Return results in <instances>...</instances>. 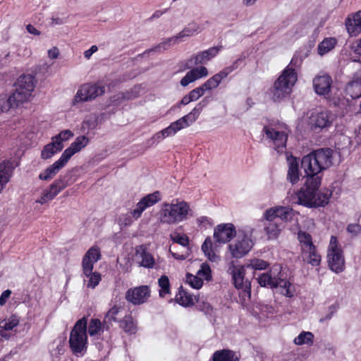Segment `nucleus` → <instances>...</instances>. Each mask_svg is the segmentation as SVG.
Masks as SVG:
<instances>
[{
	"label": "nucleus",
	"mask_w": 361,
	"mask_h": 361,
	"mask_svg": "<svg viewBox=\"0 0 361 361\" xmlns=\"http://www.w3.org/2000/svg\"><path fill=\"white\" fill-rule=\"evenodd\" d=\"M160 200V192L159 191H156L145 196L137 204L135 209L131 211L132 216L135 220L138 219L147 208L154 205Z\"/></svg>",
	"instance_id": "16"
},
{
	"label": "nucleus",
	"mask_w": 361,
	"mask_h": 361,
	"mask_svg": "<svg viewBox=\"0 0 361 361\" xmlns=\"http://www.w3.org/2000/svg\"><path fill=\"white\" fill-rule=\"evenodd\" d=\"M301 256L304 262L312 266H319L321 262V256L317 252L315 245L301 251Z\"/></svg>",
	"instance_id": "30"
},
{
	"label": "nucleus",
	"mask_w": 361,
	"mask_h": 361,
	"mask_svg": "<svg viewBox=\"0 0 361 361\" xmlns=\"http://www.w3.org/2000/svg\"><path fill=\"white\" fill-rule=\"evenodd\" d=\"M192 216V210L185 200H175L164 202L157 213V219L161 224L176 225L188 220Z\"/></svg>",
	"instance_id": "2"
},
{
	"label": "nucleus",
	"mask_w": 361,
	"mask_h": 361,
	"mask_svg": "<svg viewBox=\"0 0 361 361\" xmlns=\"http://www.w3.org/2000/svg\"><path fill=\"white\" fill-rule=\"evenodd\" d=\"M291 209L288 207H276L277 218L283 221H288L290 219Z\"/></svg>",
	"instance_id": "51"
},
{
	"label": "nucleus",
	"mask_w": 361,
	"mask_h": 361,
	"mask_svg": "<svg viewBox=\"0 0 361 361\" xmlns=\"http://www.w3.org/2000/svg\"><path fill=\"white\" fill-rule=\"evenodd\" d=\"M333 122L332 114L328 111L312 113L310 117V124L314 130L329 128Z\"/></svg>",
	"instance_id": "17"
},
{
	"label": "nucleus",
	"mask_w": 361,
	"mask_h": 361,
	"mask_svg": "<svg viewBox=\"0 0 361 361\" xmlns=\"http://www.w3.org/2000/svg\"><path fill=\"white\" fill-rule=\"evenodd\" d=\"M102 257L101 251L98 246L91 247L85 254L82 260L83 274L88 279L87 287L94 288L101 281V275L97 271H92L94 264Z\"/></svg>",
	"instance_id": "5"
},
{
	"label": "nucleus",
	"mask_w": 361,
	"mask_h": 361,
	"mask_svg": "<svg viewBox=\"0 0 361 361\" xmlns=\"http://www.w3.org/2000/svg\"><path fill=\"white\" fill-rule=\"evenodd\" d=\"M176 300L180 305L184 307L191 306L197 301V298L195 295H193L183 289L179 290Z\"/></svg>",
	"instance_id": "35"
},
{
	"label": "nucleus",
	"mask_w": 361,
	"mask_h": 361,
	"mask_svg": "<svg viewBox=\"0 0 361 361\" xmlns=\"http://www.w3.org/2000/svg\"><path fill=\"white\" fill-rule=\"evenodd\" d=\"M120 311V307L114 305L113 306L106 314L104 318V324H107L109 325L112 322L116 321V315L118 314Z\"/></svg>",
	"instance_id": "48"
},
{
	"label": "nucleus",
	"mask_w": 361,
	"mask_h": 361,
	"mask_svg": "<svg viewBox=\"0 0 361 361\" xmlns=\"http://www.w3.org/2000/svg\"><path fill=\"white\" fill-rule=\"evenodd\" d=\"M354 140L357 145H361V126L355 129Z\"/></svg>",
	"instance_id": "61"
},
{
	"label": "nucleus",
	"mask_w": 361,
	"mask_h": 361,
	"mask_svg": "<svg viewBox=\"0 0 361 361\" xmlns=\"http://www.w3.org/2000/svg\"><path fill=\"white\" fill-rule=\"evenodd\" d=\"M64 147L63 145L56 142L54 140L46 145L41 152V157L43 159H47L52 157L56 153L61 152Z\"/></svg>",
	"instance_id": "33"
},
{
	"label": "nucleus",
	"mask_w": 361,
	"mask_h": 361,
	"mask_svg": "<svg viewBox=\"0 0 361 361\" xmlns=\"http://www.w3.org/2000/svg\"><path fill=\"white\" fill-rule=\"evenodd\" d=\"M36 80L32 75H23L16 82L14 92L10 95V102L18 106L30 100L35 87Z\"/></svg>",
	"instance_id": "6"
},
{
	"label": "nucleus",
	"mask_w": 361,
	"mask_h": 361,
	"mask_svg": "<svg viewBox=\"0 0 361 361\" xmlns=\"http://www.w3.org/2000/svg\"><path fill=\"white\" fill-rule=\"evenodd\" d=\"M208 75L207 68L204 66H200L195 68L188 71L186 75L181 79L180 85L183 87H186L190 83L195 81L196 80L205 77Z\"/></svg>",
	"instance_id": "26"
},
{
	"label": "nucleus",
	"mask_w": 361,
	"mask_h": 361,
	"mask_svg": "<svg viewBox=\"0 0 361 361\" xmlns=\"http://www.w3.org/2000/svg\"><path fill=\"white\" fill-rule=\"evenodd\" d=\"M11 176V164L8 161L0 163V192L9 181Z\"/></svg>",
	"instance_id": "37"
},
{
	"label": "nucleus",
	"mask_w": 361,
	"mask_h": 361,
	"mask_svg": "<svg viewBox=\"0 0 361 361\" xmlns=\"http://www.w3.org/2000/svg\"><path fill=\"white\" fill-rule=\"evenodd\" d=\"M252 241L247 235L238 237L236 240L229 245V250L233 257L241 258L246 255L252 249Z\"/></svg>",
	"instance_id": "13"
},
{
	"label": "nucleus",
	"mask_w": 361,
	"mask_h": 361,
	"mask_svg": "<svg viewBox=\"0 0 361 361\" xmlns=\"http://www.w3.org/2000/svg\"><path fill=\"white\" fill-rule=\"evenodd\" d=\"M98 50V48L96 45H92L89 49L86 50L84 52V56L87 59H90L91 56L95 53Z\"/></svg>",
	"instance_id": "60"
},
{
	"label": "nucleus",
	"mask_w": 361,
	"mask_h": 361,
	"mask_svg": "<svg viewBox=\"0 0 361 361\" xmlns=\"http://www.w3.org/2000/svg\"><path fill=\"white\" fill-rule=\"evenodd\" d=\"M213 361H238L239 358L235 352L224 349L216 351L212 356Z\"/></svg>",
	"instance_id": "34"
},
{
	"label": "nucleus",
	"mask_w": 361,
	"mask_h": 361,
	"mask_svg": "<svg viewBox=\"0 0 361 361\" xmlns=\"http://www.w3.org/2000/svg\"><path fill=\"white\" fill-rule=\"evenodd\" d=\"M135 255L138 258V264L140 267L152 269L155 265V259L152 255L147 251L144 245L135 247Z\"/></svg>",
	"instance_id": "25"
},
{
	"label": "nucleus",
	"mask_w": 361,
	"mask_h": 361,
	"mask_svg": "<svg viewBox=\"0 0 361 361\" xmlns=\"http://www.w3.org/2000/svg\"><path fill=\"white\" fill-rule=\"evenodd\" d=\"M205 91L202 85L190 91L188 94L192 100L196 101L204 94Z\"/></svg>",
	"instance_id": "54"
},
{
	"label": "nucleus",
	"mask_w": 361,
	"mask_h": 361,
	"mask_svg": "<svg viewBox=\"0 0 361 361\" xmlns=\"http://www.w3.org/2000/svg\"><path fill=\"white\" fill-rule=\"evenodd\" d=\"M334 150L321 148L303 157L301 166L306 176H319V174L333 164Z\"/></svg>",
	"instance_id": "3"
},
{
	"label": "nucleus",
	"mask_w": 361,
	"mask_h": 361,
	"mask_svg": "<svg viewBox=\"0 0 361 361\" xmlns=\"http://www.w3.org/2000/svg\"><path fill=\"white\" fill-rule=\"evenodd\" d=\"M73 133L71 130H65L60 132L58 135L54 136L51 140H54L56 142L63 145V142H66L73 137Z\"/></svg>",
	"instance_id": "45"
},
{
	"label": "nucleus",
	"mask_w": 361,
	"mask_h": 361,
	"mask_svg": "<svg viewBox=\"0 0 361 361\" xmlns=\"http://www.w3.org/2000/svg\"><path fill=\"white\" fill-rule=\"evenodd\" d=\"M314 336L311 332L303 331L294 339V343L298 345L311 344L313 342Z\"/></svg>",
	"instance_id": "43"
},
{
	"label": "nucleus",
	"mask_w": 361,
	"mask_h": 361,
	"mask_svg": "<svg viewBox=\"0 0 361 361\" xmlns=\"http://www.w3.org/2000/svg\"><path fill=\"white\" fill-rule=\"evenodd\" d=\"M326 99L329 101L334 106H340L343 99L341 98V95L337 93V92H334L333 94L331 92L328 97H325Z\"/></svg>",
	"instance_id": "53"
},
{
	"label": "nucleus",
	"mask_w": 361,
	"mask_h": 361,
	"mask_svg": "<svg viewBox=\"0 0 361 361\" xmlns=\"http://www.w3.org/2000/svg\"><path fill=\"white\" fill-rule=\"evenodd\" d=\"M133 219H134V218L132 216L130 212V214H126L121 217L119 219V224L121 226H128L132 224Z\"/></svg>",
	"instance_id": "56"
},
{
	"label": "nucleus",
	"mask_w": 361,
	"mask_h": 361,
	"mask_svg": "<svg viewBox=\"0 0 361 361\" xmlns=\"http://www.w3.org/2000/svg\"><path fill=\"white\" fill-rule=\"evenodd\" d=\"M11 295V291L10 290H4L1 296H0V305L3 306L6 304L7 300L9 298V297Z\"/></svg>",
	"instance_id": "58"
},
{
	"label": "nucleus",
	"mask_w": 361,
	"mask_h": 361,
	"mask_svg": "<svg viewBox=\"0 0 361 361\" xmlns=\"http://www.w3.org/2000/svg\"><path fill=\"white\" fill-rule=\"evenodd\" d=\"M121 327L128 334H133L136 332V325L131 317H125L121 321Z\"/></svg>",
	"instance_id": "42"
},
{
	"label": "nucleus",
	"mask_w": 361,
	"mask_h": 361,
	"mask_svg": "<svg viewBox=\"0 0 361 361\" xmlns=\"http://www.w3.org/2000/svg\"><path fill=\"white\" fill-rule=\"evenodd\" d=\"M288 180L292 183H296L300 178L298 162L295 157L288 159Z\"/></svg>",
	"instance_id": "32"
},
{
	"label": "nucleus",
	"mask_w": 361,
	"mask_h": 361,
	"mask_svg": "<svg viewBox=\"0 0 361 361\" xmlns=\"http://www.w3.org/2000/svg\"><path fill=\"white\" fill-rule=\"evenodd\" d=\"M258 282L261 286L282 288V293L286 297L291 298L293 295V288L292 284L280 277L272 276L271 273H264L261 274L258 278Z\"/></svg>",
	"instance_id": "11"
},
{
	"label": "nucleus",
	"mask_w": 361,
	"mask_h": 361,
	"mask_svg": "<svg viewBox=\"0 0 361 361\" xmlns=\"http://www.w3.org/2000/svg\"><path fill=\"white\" fill-rule=\"evenodd\" d=\"M333 80L330 75L327 74L318 75L312 81L313 87L315 92L320 96L328 97L332 92Z\"/></svg>",
	"instance_id": "18"
},
{
	"label": "nucleus",
	"mask_w": 361,
	"mask_h": 361,
	"mask_svg": "<svg viewBox=\"0 0 361 361\" xmlns=\"http://www.w3.org/2000/svg\"><path fill=\"white\" fill-rule=\"evenodd\" d=\"M202 109V106L200 104H197V106H195L188 114L183 116L176 121L171 123L169 127L163 129L157 133V137L159 138L160 135H161L162 138H164L171 135H174L178 131L188 127L197 119Z\"/></svg>",
	"instance_id": "9"
},
{
	"label": "nucleus",
	"mask_w": 361,
	"mask_h": 361,
	"mask_svg": "<svg viewBox=\"0 0 361 361\" xmlns=\"http://www.w3.org/2000/svg\"><path fill=\"white\" fill-rule=\"evenodd\" d=\"M59 56V50L56 47H54L48 50V56L51 59H56Z\"/></svg>",
	"instance_id": "59"
},
{
	"label": "nucleus",
	"mask_w": 361,
	"mask_h": 361,
	"mask_svg": "<svg viewBox=\"0 0 361 361\" xmlns=\"http://www.w3.org/2000/svg\"><path fill=\"white\" fill-rule=\"evenodd\" d=\"M294 65L295 59H293L290 64L275 81L271 89V99L274 102L283 100L292 92L293 87L298 80L297 73L293 68Z\"/></svg>",
	"instance_id": "4"
},
{
	"label": "nucleus",
	"mask_w": 361,
	"mask_h": 361,
	"mask_svg": "<svg viewBox=\"0 0 361 361\" xmlns=\"http://www.w3.org/2000/svg\"><path fill=\"white\" fill-rule=\"evenodd\" d=\"M104 91L103 85L92 83L85 84L78 90L73 99V104L94 99L102 95Z\"/></svg>",
	"instance_id": "12"
},
{
	"label": "nucleus",
	"mask_w": 361,
	"mask_h": 361,
	"mask_svg": "<svg viewBox=\"0 0 361 361\" xmlns=\"http://www.w3.org/2000/svg\"><path fill=\"white\" fill-rule=\"evenodd\" d=\"M19 324V319L16 315H12L8 319L0 321V329L6 331L12 330Z\"/></svg>",
	"instance_id": "41"
},
{
	"label": "nucleus",
	"mask_w": 361,
	"mask_h": 361,
	"mask_svg": "<svg viewBox=\"0 0 361 361\" xmlns=\"http://www.w3.org/2000/svg\"><path fill=\"white\" fill-rule=\"evenodd\" d=\"M336 39L333 37L324 39L318 46V52L320 55H324L331 51L335 47Z\"/></svg>",
	"instance_id": "39"
},
{
	"label": "nucleus",
	"mask_w": 361,
	"mask_h": 361,
	"mask_svg": "<svg viewBox=\"0 0 361 361\" xmlns=\"http://www.w3.org/2000/svg\"><path fill=\"white\" fill-rule=\"evenodd\" d=\"M65 182L61 179L55 180L42 195L41 197L36 201L43 204L53 200L63 189L66 188Z\"/></svg>",
	"instance_id": "21"
},
{
	"label": "nucleus",
	"mask_w": 361,
	"mask_h": 361,
	"mask_svg": "<svg viewBox=\"0 0 361 361\" xmlns=\"http://www.w3.org/2000/svg\"><path fill=\"white\" fill-rule=\"evenodd\" d=\"M61 156L59 160L55 161L52 165L49 166L43 173L39 176V179L48 180L54 178L56 174L67 163Z\"/></svg>",
	"instance_id": "29"
},
{
	"label": "nucleus",
	"mask_w": 361,
	"mask_h": 361,
	"mask_svg": "<svg viewBox=\"0 0 361 361\" xmlns=\"http://www.w3.org/2000/svg\"><path fill=\"white\" fill-rule=\"evenodd\" d=\"M264 216L267 222H273V221L277 218L276 207L266 210Z\"/></svg>",
	"instance_id": "55"
},
{
	"label": "nucleus",
	"mask_w": 361,
	"mask_h": 361,
	"mask_svg": "<svg viewBox=\"0 0 361 361\" xmlns=\"http://www.w3.org/2000/svg\"><path fill=\"white\" fill-rule=\"evenodd\" d=\"M16 106V104L10 102V97L6 99L5 97L0 95V114L6 112L11 107Z\"/></svg>",
	"instance_id": "50"
},
{
	"label": "nucleus",
	"mask_w": 361,
	"mask_h": 361,
	"mask_svg": "<svg viewBox=\"0 0 361 361\" xmlns=\"http://www.w3.org/2000/svg\"><path fill=\"white\" fill-rule=\"evenodd\" d=\"M200 27L195 23H191L188 24L181 32H180L177 35L170 37L162 43L159 44L157 47L158 49H167L171 44H175L181 41L182 38L185 37H190L192 36L195 33L199 32Z\"/></svg>",
	"instance_id": "15"
},
{
	"label": "nucleus",
	"mask_w": 361,
	"mask_h": 361,
	"mask_svg": "<svg viewBox=\"0 0 361 361\" xmlns=\"http://www.w3.org/2000/svg\"><path fill=\"white\" fill-rule=\"evenodd\" d=\"M354 52L358 55H361V38L357 42L356 44L353 47Z\"/></svg>",
	"instance_id": "63"
},
{
	"label": "nucleus",
	"mask_w": 361,
	"mask_h": 361,
	"mask_svg": "<svg viewBox=\"0 0 361 361\" xmlns=\"http://www.w3.org/2000/svg\"><path fill=\"white\" fill-rule=\"evenodd\" d=\"M298 238L300 244L301 251L307 249L310 247L314 246L312 243L311 235L306 232L299 231L298 233Z\"/></svg>",
	"instance_id": "40"
},
{
	"label": "nucleus",
	"mask_w": 361,
	"mask_h": 361,
	"mask_svg": "<svg viewBox=\"0 0 361 361\" xmlns=\"http://www.w3.org/2000/svg\"><path fill=\"white\" fill-rule=\"evenodd\" d=\"M150 297V290L147 286H140L128 289L126 293V299L133 305H141L147 302Z\"/></svg>",
	"instance_id": "14"
},
{
	"label": "nucleus",
	"mask_w": 361,
	"mask_h": 361,
	"mask_svg": "<svg viewBox=\"0 0 361 361\" xmlns=\"http://www.w3.org/2000/svg\"><path fill=\"white\" fill-rule=\"evenodd\" d=\"M304 186L297 193L298 203L307 207H324L329 202L331 192L328 190L318 191L321 176H306Z\"/></svg>",
	"instance_id": "1"
},
{
	"label": "nucleus",
	"mask_w": 361,
	"mask_h": 361,
	"mask_svg": "<svg viewBox=\"0 0 361 361\" xmlns=\"http://www.w3.org/2000/svg\"><path fill=\"white\" fill-rule=\"evenodd\" d=\"M221 47H214L207 50L202 51L195 56H192L188 61V66L190 68L193 66L204 63L214 58L221 49Z\"/></svg>",
	"instance_id": "23"
},
{
	"label": "nucleus",
	"mask_w": 361,
	"mask_h": 361,
	"mask_svg": "<svg viewBox=\"0 0 361 361\" xmlns=\"http://www.w3.org/2000/svg\"><path fill=\"white\" fill-rule=\"evenodd\" d=\"M328 264L331 271L341 273L345 269V259L336 236H331L328 248Z\"/></svg>",
	"instance_id": "10"
},
{
	"label": "nucleus",
	"mask_w": 361,
	"mask_h": 361,
	"mask_svg": "<svg viewBox=\"0 0 361 361\" xmlns=\"http://www.w3.org/2000/svg\"><path fill=\"white\" fill-rule=\"evenodd\" d=\"M88 142L89 138L87 137L85 135L77 137L75 141L72 142L71 145L62 153L61 157H63V159L68 161L73 155L85 147Z\"/></svg>",
	"instance_id": "22"
},
{
	"label": "nucleus",
	"mask_w": 361,
	"mask_h": 361,
	"mask_svg": "<svg viewBox=\"0 0 361 361\" xmlns=\"http://www.w3.org/2000/svg\"><path fill=\"white\" fill-rule=\"evenodd\" d=\"M197 274L201 278L209 281L211 279V269L209 266L204 263L201 265L200 269L198 270Z\"/></svg>",
	"instance_id": "52"
},
{
	"label": "nucleus",
	"mask_w": 361,
	"mask_h": 361,
	"mask_svg": "<svg viewBox=\"0 0 361 361\" xmlns=\"http://www.w3.org/2000/svg\"><path fill=\"white\" fill-rule=\"evenodd\" d=\"M191 102H192V100H191L189 94H188L182 98V99L180 100V104L183 105H187Z\"/></svg>",
	"instance_id": "64"
},
{
	"label": "nucleus",
	"mask_w": 361,
	"mask_h": 361,
	"mask_svg": "<svg viewBox=\"0 0 361 361\" xmlns=\"http://www.w3.org/2000/svg\"><path fill=\"white\" fill-rule=\"evenodd\" d=\"M87 322L82 317L75 324L70 334L69 345L72 352L77 355L84 353L87 347Z\"/></svg>",
	"instance_id": "7"
},
{
	"label": "nucleus",
	"mask_w": 361,
	"mask_h": 361,
	"mask_svg": "<svg viewBox=\"0 0 361 361\" xmlns=\"http://www.w3.org/2000/svg\"><path fill=\"white\" fill-rule=\"evenodd\" d=\"M237 63L238 61H235L231 66L226 67L203 83L202 87L204 91H209L217 87L223 79L237 68Z\"/></svg>",
	"instance_id": "19"
},
{
	"label": "nucleus",
	"mask_w": 361,
	"mask_h": 361,
	"mask_svg": "<svg viewBox=\"0 0 361 361\" xmlns=\"http://www.w3.org/2000/svg\"><path fill=\"white\" fill-rule=\"evenodd\" d=\"M345 91L353 99L361 97V71L357 72L353 79L348 83Z\"/></svg>",
	"instance_id": "28"
},
{
	"label": "nucleus",
	"mask_w": 361,
	"mask_h": 361,
	"mask_svg": "<svg viewBox=\"0 0 361 361\" xmlns=\"http://www.w3.org/2000/svg\"><path fill=\"white\" fill-rule=\"evenodd\" d=\"M229 269L231 270V274L232 275V279L235 288L238 289L247 288L250 286L248 281L245 279V267L232 264Z\"/></svg>",
	"instance_id": "24"
},
{
	"label": "nucleus",
	"mask_w": 361,
	"mask_h": 361,
	"mask_svg": "<svg viewBox=\"0 0 361 361\" xmlns=\"http://www.w3.org/2000/svg\"><path fill=\"white\" fill-rule=\"evenodd\" d=\"M263 130L267 137L271 141L274 149L278 153H283L286 149V142L290 132L286 125L265 126Z\"/></svg>",
	"instance_id": "8"
},
{
	"label": "nucleus",
	"mask_w": 361,
	"mask_h": 361,
	"mask_svg": "<svg viewBox=\"0 0 361 361\" xmlns=\"http://www.w3.org/2000/svg\"><path fill=\"white\" fill-rule=\"evenodd\" d=\"M159 286L161 288L159 290V295L161 298H164L166 294H169L170 292V283L169 278L164 275L161 276L159 279Z\"/></svg>",
	"instance_id": "44"
},
{
	"label": "nucleus",
	"mask_w": 361,
	"mask_h": 361,
	"mask_svg": "<svg viewBox=\"0 0 361 361\" xmlns=\"http://www.w3.org/2000/svg\"><path fill=\"white\" fill-rule=\"evenodd\" d=\"M264 231L269 240H276L279 236L281 228L276 222H267L264 224Z\"/></svg>",
	"instance_id": "36"
},
{
	"label": "nucleus",
	"mask_w": 361,
	"mask_h": 361,
	"mask_svg": "<svg viewBox=\"0 0 361 361\" xmlns=\"http://www.w3.org/2000/svg\"><path fill=\"white\" fill-rule=\"evenodd\" d=\"M345 26L350 35L356 36L361 32V10L347 18Z\"/></svg>",
	"instance_id": "27"
},
{
	"label": "nucleus",
	"mask_w": 361,
	"mask_h": 361,
	"mask_svg": "<svg viewBox=\"0 0 361 361\" xmlns=\"http://www.w3.org/2000/svg\"><path fill=\"white\" fill-rule=\"evenodd\" d=\"M268 267V263L261 259H252L250 263L246 265L247 268H250L255 270H264Z\"/></svg>",
	"instance_id": "47"
},
{
	"label": "nucleus",
	"mask_w": 361,
	"mask_h": 361,
	"mask_svg": "<svg viewBox=\"0 0 361 361\" xmlns=\"http://www.w3.org/2000/svg\"><path fill=\"white\" fill-rule=\"evenodd\" d=\"M348 233L357 235L361 233V226L357 224H349L347 227Z\"/></svg>",
	"instance_id": "57"
},
{
	"label": "nucleus",
	"mask_w": 361,
	"mask_h": 361,
	"mask_svg": "<svg viewBox=\"0 0 361 361\" xmlns=\"http://www.w3.org/2000/svg\"><path fill=\"white\" fill-rule=\"evenodd\" d=\"M202 250L210 261L217 262L219 259V257L212 250V241L210 238L205 239Z\"/></svg>",
	"instance_id": "38"
},
{
	"label": "nucleus",
	"mask_w": 361,
	"mask_h": 361,
	"mask_svg": "<svg viewBox=\"0 0 361 361\" xmlns=\"http://www.w3.org/2000/svg\"><path fill=\"white\" fill-rule=\"evenodd\" d=\"M186 282L192 288L199 289L202 286L203 281L197 274L192 275L191 274H187Z\"/></svg>",
	"instance_id": "46"
},
{
	"label": "nucleus",
	"mask_w": 361,
	"mask_h": 361,
	"mask_svg": "<svg viewBox=\"0 0 361 361\" xmlns=\"http://www.w3.org/2000/svg\"><path fill=\"white\" fill-rule=\"evenodd\" d=\"M109 329V326L107 324H103L99 319H92L90 321L88 326H87V334L90 335V336H99L104 331V328Z\"/></svg>",
	"instance_id": "31"
},
{
	"label": "nucleus",
	"mask_w": 361,
	"mask_h": 361,
	"mask_svg": "<svg viewBox=\"0 0 361 361\" xmlns=\"http://www.w3.org/2000/svg\"><path fill=\"white\" fill-rule=\"evenodd\" d=\"M235 229L233 224L219 225L214 230V237L216 242L225 243L235 235Z\"/></svg>",
	"instance_id": "20"
},
{
	"label": "nucleus",
	"mask_w": 361,
	"mask_h": 361,
	"mask_svg": "<svg viewBox=\"0 0 361 361\" xmlns=\"http://www.w3.org/2000/svg\"><path fill=\"white\" fill-rule=\"evenodd\" d=\"M27 31L34 35H39L41 34L40 31H39L35 26L31 24H28L26 26Z\"/></svg>",
	"instance_id": "62"
},
{
	"label": "nucleus",
	"mask_w": 361,
	"mask_h": 361,
	"mask_svg": "<svg viewBox=\"0 0 361 361\" xmlns=\"http://www.w3.org/2000/svg\"><path fill=\"white\" fill-rule=\"evenodd\" d=\"M171 240L178 243L182 246L187 247L189 244V239L185 235H180V234H171L170 235Z\"/></svg>",
	"instance_id": "49"
}]
</instances>
